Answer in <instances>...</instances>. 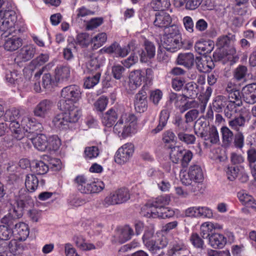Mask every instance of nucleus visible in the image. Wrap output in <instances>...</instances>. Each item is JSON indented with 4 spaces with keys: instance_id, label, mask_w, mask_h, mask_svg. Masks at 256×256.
<instances>
[{
    "instance_id": "dca6fc26",
    "label": "nucleus",
    "mask_w": 256,
    "mask_h": 256,
    "mask_svg": "<svg viewBox=\"0 0 256 256\" xmlns=\"http://www.w3.org/2000/svg\"><path fill=\"white\" fill-rule=\"evenodd\" d=\"M58 108L64 112L65 118L68 123H76L78 122L82 116V112L75 104L68 105V108H62V107Z\"/></svg>"
},
{
    "instance_id": "4468645a",
    "label": "nucleus",
    "mask_w": 256,
    "mask_h": 256,
    "mask_svg": "<svg viewBox=\"0 0 256 256\" xmlns=\"http://www.w3.org/2000/svg\"><path fill=\"white\" fill-rule=\"evenodd\" d=\"M152 73L150 69H146V72L138 70L132 71L129 75L128 84L132 90L136 89L142 84V81L144 80V74L150 76Z\"/></svg>"
},
{
    "instance_id": "a211bd4d",
    "label": "nucleus",
    "mask_w": 256,
    "mask_h": 256,
    "mask_svg": "<svg viewBox=\"0 0 256 256\" xmlns=\"http://www.w3.org/2000/svg\"><path fill=\"white\" fill-rule=\"evenodd\" d=\"M35 134V135H28V138L30 140L34 147L38 150L44 152L47 151L48 148V137L44 134Z\"/></svg>"
},
{
    "instance_id": "09e8293b",
    "label": "nucleus",
    "mask_w": 256,
    "mask_h": 256,
    "mask_svg": "<svg viewBox=\"0 0 256 256\" xmlns=\"http://www.w3.org/2000/svg\"><path fill=\"white\" fill-rule=\"evenodd\" d=\"M223 143L229 145L232 142L234 134L232 131L227 126H223L220 128Z\"/></svg>"
},
{
    "instance_id": "1a4fd4ad",
    "label": "nucleus",
    "mask_w": 256,
    "mask_h": 256,
    "mask_svg": "<svg viewBox=\"0 0 256 256\" xmlns=\"http://www.w3.org/2000/svg\"><path fill=\"white\" fill-rule=\"evenodd\" d=\"M135 42L132 41L126 46L122 47L117 42H114L108 46H105L100 50L102 54H113L114 56L124 58L132 50H134L136 48Z\"/></svg>"
},
{
    "instance_id": "338daca9",
    "label": "nucleus",
    "mask_w": 256,
    "mask_h": 256,
    "mask_svg": "<svg viewBox=\"0 0 256 256\" xmlns=\"http://www.w3.org/2000/svg\"><path fill=\"white\" fill-rule=\"evenodd\" d=\"M126 69L120 64H116L112 68V74L116 80H120L122 77V74Z\"/></svg>"
},
{
    "instance_id": "8fccbe9b",
    "label": "nucleus",
    "mask_w": 256,
    "mask_h": 256,
    "mask_svg": "<svg viewBox=\"0 0 256 256\" xmlns=\"http://www.w3.org/2000/svg\"><path fill=\"white\" fill-rule=\"evenodd\" d=\"M251 88H249L247 86L243 88L242 90V94L244 100L248 104H253L256 102V96H254V94L252 92Z\"/></svg>"
},
{
    "instance_id": "393cba45",
    "label": "nucleus",
    "mask_w": 256,
    "mask_h": 256,
    "mask_svg": "<svg viewBox=\"0 0 256 256\" xmlns=\"http://www.w3.org/2000/svg\"><path fill=\"white\" fill-rule=\"evenodd\" d=\"M214 46V42L211 40H200L194 46L196 50L200 54L210 53Z\"/></svg>"
},
{
    "instance_id": "5701e85b",
    "label": "nucleus",
    "mask_w": 256,
    "mask_h": 256,
    "mask_svg": "<svg viewBox=\"0 0 256 256\" xmlns=\"http://www.w3.org/2000/svg\"><path fill=\"white\" fill-rule=\"evenodd\" d=\"M170 198L169 196H161L157 198L152 204H146L143 209V212L146 211L144 214H146L148 210L152 209L153 208L159 209L160 208H166V206L169 204Z\"/></svg>"
},
{
    "instance_id": "a878e982",
    "label": "nucleus",
    "mask_w": 256,
    "mask_h": 256,
    "mask_svg": "<svg viewBox=\"0 0 256 256\" xmlns=\"http://www.w3.org/2000/svg\"><path fill=\"white\" fill-rule=\"evenodd\" d=\"M226 243V238L219 233L212 234L208 238L209 244L214 248H222Z\"/></svg>"
},
{
    "instance_id": "c756f323",
    "label": "nucleus",
    "mask_w": 256,
    "mask_h": 256,
    "mask_svg": "<svg viewBox=\"0 0 256 256\" xmlns=\"http://www.w3.org/2000/svg\"><path fill=\"white\" fill-rule=\"evenodd\" d=\"M74 240L76 246L83 251H89L98 248L97 246L86 241L82 236H76Z\"/></svg>"
},
{
    "instance_id": "423d86ee",
    "label": "nucleus",
    "mask_w": 256,
    "mask_h": 256,
    "mask_svg": "<svg viewBox=\"0 0 256 256\" xmlns=\"http://www.w3.org/2000/svg\"><path fill=\"white\" fill-rule=\"evenodd\" d=\"M82 97L80 88L75 84L64 88L61 91V98L58 102V107L68 108V105L75 104Z\"/></svg>"
},
{
    "instance_id": "9b49d317",
    "label": "nucleus",
    "mask_w": 256,
    "mask_h": 256,
    "mask_svg": "<svg viewBox=\"0 0 256 256\" xmlns=\"http://www.w3.org/2000/svg\"><path fill=\"white\" fill-rule=\"evenodd\" d=\"M130 198V194L128 189L120 188L109 194L104 200L103 204L105 206L120 204L126 202Z\"/></svg>"
},
{
    "instance_id": "b1692460",
    "label": "nucleus",
    "mask_w": 256,
    "mask_h": 256,
    "mask_svg": "<svg viewBox=\"0 0 256 256\" xmlns=\"http://www.w3.org/2000/svg\"><path fill=\"white\" fill-rule=\"evenodd\" d=\"M144 46L145 50H142L140 56V61L146 62L154 57L156 54V48L154 44L148 40L145 41Z\"/></svg>"
},
{
    "instance_id": "f704fd0d",
    "label": "nucleus",
    "mask_w": 256,
    "mask_h": 256,
    "mask_svg": "<svg viewBox=\"0 0 256 256\" xmlns=\"http://www.w3.org/2000/svg\"><path fill=\"white\" fill-rule=\"evenodd\" d=\"M38 180L34 174H28L25 178V186L26 190L30 192H34L38 188Z\"/></svg>"
},
{
    "instance_id": "f3484780",
    "label": "nucleus",
    "mask_w": 256,
    "mask_h": 256,
    "mask_svg": "<svg viewBox=\"0 0 256 256\" xmlns=\"http://www.w3.org/2000/svg\"><path fill=\"white\" fill-rule=\"evenodd\" d=\"M144 214L148 218H166L172 216L174 214V212L168 207L159 209L153 208L152 209L148 210L146 214Z\"/></svg>"
},
{
    "instance_id": "774afa93",
    "label": "nucleus",
    "mask_w": 256,
    "mask_h": 256,
    "mask_svg": "<svg viewBox=\"0 0 256 256\" xmlns=\"http://www.w3.org/2000/svg\"><path fill=\"white\" fill-rule=\"evenodd\" d=\"M64 248L66 256H80L70 243L65 244Z\"/></svg>"
},
{
    "instance_id": "bf43d9fd",
    "label": "nucleus",
    "mask_w": 256,
    "mask_h": 256,
    "mask_svg": "<svg viewBox=\"0 0 256 256\" xmlns=\"http://www.w3.org/2000/svg\"><path fill=\"white\" fill-rule=\"evenodd\" d=\"M134 234L132 229L128 226H126L122 229L120 236V242L122 243L125 242L129 240Z\"/></svg>"
},
{
    "instance_id": "f03ea898",
    "label": "nucleus",
    "mask_w": 256,
    "mask_h": 256,
    "mask_svg": "<svg viewBox=\"0 0 256 256\" xmlns=\"http://www.w3.org/2000/svg\"><path fill=\"white\" fill-rule=\"evenodd\" d=\"M119 137L125 138L136 134L138 130V118L130 114H122L113 128Z\"/></svg>"
},
{
    "instance_id": "4c0bfd02",
    "label": "nucleus",
    "mask_w": 256,
    "mask_h": 256,
    "mask_svg": "<svg viewBox=\"0 0 256 256\" xmlns=\"http://www.w3.org/2000/svg\"><path fill=\"white\" fill-rule=\"evenodd\" d=\"M62 144L61 140L56 135L48 137L47 151H56L59 149Z\"/></svg>"
},
{
    "instance_id": "603ef678",
    "label": "nucleus",
    "mask_w": 256,
    "mask_h": 256,
    "mask_svg": "<svg viewBox=\"0 0 256 256\" xmlns=\"http://www.w3.org/2000/svg\"><path fill=\"white\" fill-rule=\"evenodd\" d=\"M91 36L86 32L80 33L77 35L76 42L82 47H88L91 44Z\"/></svg>"
},
{
    "instance_id": "4d7b16f0",
    "label": "nucleus",
    "mask_w": 256,
    "mask_h": 256,
    "mask_svg": "<svg viewBox=\"0 0 256 256\" xmlns=\"http://www.w3.org/2000/svg\"><path fill=\"white\" fill-rule=\"evenodd\" d=\"M100 76V72H97L96 74L92 77H88L84 82V86L86 88H91L98 84Z\"/></svg>"
},
{
    "instance_id": "79ce46f5",
    "label": "nucleus",
    "mask_w": 256,
    "mask_h": 256,
    "mask_svg": "<svg viewBox=\"0 0 256 256\" xmlns=\"http://www.w3.org/2000/svg\"><path fill=\"white\" fill-rule=\"evenodd\" d=\"M32 168V170L38 174H44L48 170V166L41 160L34 161Z\"/></svg>"
},
{
    "instance_id": "20e7f679",
    "label": "nucleus",
    "mask_w": 256,
    "mask_h": 256,
    "mask_svg": "<svg viewBox=\"0 0 256 256\" xmlns=\"http://www.w3.org/2000/svg\"><path fill=\"white\" fill-rule=\"evenodd\" d=\"M182 46V36L179 28L172 26L160 39V46L171 52H174Z\"/></svg>"
},
{
    "instance_id": "2f4dec72",
    "label": "nucleus",
    "mask_w": 256,
    "mask_h": 256,
    "mask_svg": "<svg viewBox=\"0 0 256 256\" xmlns=\"http://www.w3.org/2000/svg\"><path fill=\"white\" fill-rule=\"evenodd\" d=\"M197 68L202 72H208L214 68V64L210 58H200L197 62Z\"/></svg>"
},
{
    "instance_id": "6e6d98bb",
    "label": "nucleus",
    "mask_w": 256,
    "mask_h": 256,
    "mask_svg": "<svg viewBox=\"0 0 256 256\" xmlns=\"http://www.w3.org/2000/svg\"><path fill=\"white\" fill-rule=\"evenodd\" d=\"M206 124L202 120H198L195 122L194 129L196 134L198 136L204 137L206 132Z\"/></svg>"
},
{
    "instance_id": "9d476101",
    "label": "nucleus",
    "mask_w": 256,
    "mask_h": 256,
    "mask_svg": "<svg viewBox=\"0 0 256 256\" xmlns=\"http://www.w3.org/2000/svg\"><path fill=\"white\" fill-rule=\"evenodd\" d=\"M228 99L226 106L224 110L226 116L230 118L236 114H242L241 111L243 107L240 92L231 93Z\"/></svg>"
},
{
    "instance_id": "c03bdc74",
    "label": "nucleus",
    "mask_w": 256,
    "mask_h": 256,
    "mask_svg": "<svg viewBox=\"0 0 256 256\" xmlns=\"http://www.w3.org/2000/svg\"><path fill=\"white\" fill-rule=\"evenodd\" d=\"M184 151V150L182 146H175L171 148L170 156L172 162L176 164L178 163L182 158Z\"/></svg>"
},
{
    "instance_id": "a19ab883",
    "label": "nucleus",
    "mask_w": 256,
    "mask_h": 256,
    "mask_svg": "<svg viewBox=\"0 0 256 256\" xmlns=\"http://www.w3.org/2000/svg\"><path fill=\"white\" fill-rule=\"evenodd\" d=\"M170 6V0H152L150 2V6L154 10L164 11Z\"/></svg>"
},
{
    "instance_id": "13d9d810",
    "label": "nucleus",
    "mask_w": 256,
    "mask_h": 256,
    "mask_svg": "<svg viewBox=\"0 0 256 256\" xmlns=\"http://www.w3.org/2000/svg\"><path fill=\"white\" fill-rule=\"evenodd\" d=\"M213 226L212 222H204L200 226L201 234L204 238H209L211 234H213Z\"/></svg>"
},
{
    "instance_id": "e433bc0d",
    "label": "nucleus",
    "mask_w": 256,
    "mask_h": 256,
    "mask_svg": "<svg viewBox=\"0 0 256 256\" xmlns=\"http://www.w3.org/2000/svg\"><path fill=\"white\" fill-rule=\"evenodd\" d=\"M104 62L102 60H98L96 56H92L86 63V68L89 72H94L95 71L100 72L99 69L100 66L103 65Z\"/></svg>"
},
{
    "instance_id": "aec40b11",
    "label": "nucleus",
    "mask_w": 256,
    "mask_h": 256,
    "mask_svg": "<svg viewBox=\"0 0 256 256\" xmlns=\"http://www.w3.org/2000/svg\"><path fill=\"white\" fill-rule=\"evenodd\" d=\"M172 22V18L170 14L164 11L156 12L154 21V26L158 28H166Z\"/></svg>"
},
{
    "instance_id": "c85d7f7f",
    "label": "nucleus",
    "mask_w": 256,
    "mask_h": 256,
    "mask_svg": "<svg viewBox=\"0 0 256 256\" xmlns=\"http://www.w3.org/2000/svg\"><path fill=\"white\" fill-rule=\"evenodd\" d=\"M14 232L20 240H25L29 235L28 226L22 222L15 224Z\"/></svg>"
},
{
    "instance_id": "ea45409f",
    "label": "nucleus",
    "mask_w": 256,
    "mask_h": 256,
    "mask_svg": "<svg viewBox=\"0 0 256 256\" xmlns=\"http://www.w3.org/2000/svg\"><path fill=\"white\" fill-rule=\"evenodd\" d=\"M202 138H204V140L210 141L212 144H216L220 142L218 132L215 126L210 128L208 134L207 136L206 133L205 136Z\"/></svg>"
},
{
    "instance_id": "4be33fe9",
    "label": "nucleus",
    "mask_w": 256,
    "mask_h": 256,
    "mask_svg": "<svg viewBox=\"0 0 256 256\" xmlns=\"http://www.w3.org/2000/svg\"><path fill=\"white\" fill-rule=\"evenodd\" d=\"M70 74V68L68 65H59L55 69L54 77L56 82H62L68 80Z\"/></svg>"
},
{
    "instance_id": "37998d69",
    "label": "nucleus",
    "mask_w": 256,
    "mask_h": 256,
    "mask_svg": "<svg viewBox=\"0 0 256 256\" xmlns=\"http://www.w3.org/2000/svg\"><path fill=\"white\" fill-rule=\"evenodd\" d=\"M169 116V112L166 110H162L160 116L159 124L156 128L152 130V132L157 133L162 130L166 125Z\"/></svg>"
},
{
    "instance_id": "bb28decb",
    "label": "nucleus",
    "mask_w": 256,
    "mask_h": 256,
    "mask_svg": "<svg viewBox=\"0 0 256 256\" xmlns=\"http://www.w3.org/2000/svg\"><path fill=\"white\" fill-rule=\"evenodd\" d=\"M186 96H182L179 97V100L176 102V108H178L181 112H184L190 108H197L198 103L196 100H187Z\"/></svg>"
},
{
    "instance_id": "f8f14e48",
    "label": "nucleus",
    "mask_w": 256,
    "mask_h": 256,
    "mask_svg": "<svg viewBox=\"0 0 256 256\" xmlns=\"http://www.w3.org/2000/svg\"><path fill=\"white\" fill-rule=\"evenodd\" d=\"M134 150V147L132 144L128 142L123 144L120 147L115 154V162L120 164H123L127 162L132 157Z\"/></svg>"
},
{
    "instance_id": "052dcab7",
    "label": "nucleus",
    "mask_w": 256,
    "mask_h": 256,
    "mask_svg": "<svg viewBox=\"0 0 256 256\" xmlns=\"http://www.w3.org/2000/svg\"><path fill=\"white\" fill-rule=\"evenodd\" d=\"M163 93L162 91L159 89L152 90L150 93V100L154 105H158L160 100L162 99Z\"/></svg>"
},
{
    "instance_id": "3c124183",
    "label": "nucleus",
    "mask_w": 256,
    "mask_h": 256,
    "mask_svg": "<svg viewBox=\"0 0 256 256\" xmlns=\"http://www.w3.org/2000/svg\"><path fill=\"white\" fill-rule=\"evenodd\" d=\"M52 123L56 128L60 129L66 128L68 124L64 112L56 116L52 120Z\"/></svg>"
},
{
    "instance_id": "7c9ffc66",
    "label": "nucleus",
    "mask_w": 256,
    "mask_h": 256,
    "mask_svg": "<svg viewBox=\"0 0 256 256\" xmlns=\"http://www.w3.org/2000/svg\"><path fill=\"white\" fill-rule=\"evenodd\" d=\"M237 196L239 200L243 205L252 209V206H254L256 202V200L252 196L248 194L245 190H241L238 192Z\"/></svg>"
},
{
    "instance_id": "39448f33",
    "label": "nucleus",
    "mask_w": 256,
    "mask_h": 256,
    "mask_svg": "<svg viewBox=\"0 0 256 256\" xmlns=\"http://www.w3.org/2000/svg\"><path fill=\"white\" fill-rule=\"evenodd\" d=\"M78 190L82 194H94L102 192L105 187L102 181L92 180L84 175H80L75 178Z\"/></svg>"
},
{
    "instance_id": "7ed1b4c3",
    "label": "nucleus",
    "mask_w": 256,
    "mask_h": 256,
    "mask_svg": "<svg viewBox=\"0 0 256 256\" xmlns=\"http://www.w3.org/2000/svg\"><path fill=\"white\" fill-rule=\"evenodd\" d=\"M0 30L3 32L2 37L20 33L15 12L12 10L0 11Z\"/></svg>"
},
{
    "instance_id": "de8ad7c7",
    "label": "nucleus",
    "mask_w": 256,
    "mask_h": 256,
    "mask_svg": "<svg viewBox=\"0 0 256 256\" xmlns=\"http://www.w3.org/2000/svg\"><path fill=\"white\" fill-rule=\"evenodd\" d=\"M100 154V150L96 146H88L84 150V156L87 160L96 158Z\"/></svg>"
},
{
    "instance_id": "5fc2aeb1",
    "label": "nucleus",
    "mask_w": 256,
    "mask_h": 256,
    "mask_svg": "<svg viewBox=\"0 0 256 256\" xmlns=\"http://www.w3.org/2000/svg\"><path fill=\"white\" fill-rule=\"evenodd\" d=\"M240 116L230 120L228 122V124L232 128L236 131L240 130V127L244 126L245 123V118L242 114Z\"/></svg>"
},
{
    "instance_id": "49530a36",
    "label": "nucleus",
    "mask_w": 256,
    "mask_h": 256,
    "mask_svg": "<svg viewBox=\"0 0 256 256\" xmlns=\"http://www.w3.org/2000/svg\"><path fill=\"white\" fill-rule=\"evenodd\" d=\"M19 214H18V210L16 208L10 210L8 213L5 215L2 219L1 222L6 224L8 227H10L12 223L13 220L15 218H18Z\"/></svg>"
},
{
    "instance_id": "6e6552de",
    "label": "nucleus",
    "mask_w": 256,
    "mask_h": 256,
    "mask_svg": "<svg viewBox=\"0 0 256 256\" xmlns=\"http://www.w3.org/2000/svg\"><path fill=\"white\" fill-rule=\"evenodd\" d=\"M20 130L22 132V138L28 135L34 136L37 132H41L43 129L40 123L36 122L35 118L30 116H22L20 118Z\"/></svg>"
},
{
    "instance_id": "58836bf2",
    "label": "nucleus",
    "mask_w": 256,
    "mask_h": 256,
    "mask_svg": "<svg viewBox=\"0 0 256 256\" xmlns=\"http://www.w3.org/2000/svg\"><path fill=\"white\" fill-rule=\"evenodd\" d=\"M91 44L94 49L101 47L106 41L107 36L105 32H101L91 38Z\"/></svg>"
},
{
    "instance_id": "a18cd8bd",
    "label": "nucleus",
    "mask_w": 256,
    "mask_h": 256,
    "mask_svg": "<svg viewBox=\"0 0 256 256\" xmlns=\"http://www.w3.org/2000/svg\"><path fill=\"white\" fill-rule=\"evenodd\" d=\"M196 88V84L192 82H188L183 89L184 94L182 96L192 98L197 94Z\"/></svg>"
},
{
    "instance_id": "e2e57ef3",
    "label": "nucleus",
    "mask_w": 256,
    "mask_h": 256,
    "mask_svg": "<svg viewBox=\"0 0 256 256\" xmlns=\"http://www.w3.org/2000/svg\"><path fill=\"white\" fill-rule=\"evenodd\" d=\"M12 231L8 226L0 225V240H7L12 236Z\"/></svg>"
},
{
    "instance_id": "c9c22d12",
    "label": "nucleus",
    "mask_w": 256,
    "mask_h": 256,
    "mask_svg": "<svg viewBox=\"0 0 256 256\" xmlns=\"http://www.w3.org/2000/svg\"><path fill=\"white\" fill-rule=\"evenodd\" d=\"M186 250V246L180 240H174L170 243L168 254L169 256H172L178 254L180 251Z\"/></svg>"
},
{
    "instance_id": "0eeeda50",
    "label": "nucleus",
    "mask_w": 256,
    "mask_h": 256,
    "mask_svg": "<svg viewBox=\"0 0 256 256\" xmlns=\"http://www.w3.org/2000/svg\"><path fill=\"white\" fill-rule=\"evenodd\" d=\"M20 111L18 110L12 108L6 110L4 118L5 121L10 122V129L12 134V136L16 140L22 138V132L18 129L20 120Z\"/></svg>"
},
{
    "instance_id": "0e129e2a",
    "label": "nucleus",
    "mask_w": 256,
    "mask_h": 256,
    "mask_svg": "<svg viewBox=\"0 0 256 256\" xmlns=\"http://www.w3.org/2000/svg\"><path fill=\"white\" fill-rule=\"evenodd\" d=\"M146 174L148 177H150L156 180L164 178V172L158 169L154 168H150L147 171Z\"/></svg>"
},
{
    "instance_id": "ddd939ff",
    "label": "nucleus",
    "mask_w": 256,
    "mask_h": 256,
    "mask_svg": "<svg viewBox=\"0 0 256 256\" xmlns=\"http://www.w3.org/2000/svg\"><path fill=\"white\" fill-rule=\"evenodd\" d=\"M54 103L48 100H43L39 102L34 109V115L38 118H46L52 113Z\"/></svg>"
},
{
    "instance_id": "680f3d73",
    "label": "nucleus",
    "mask_w": 256,
    "mask_h": 256,
    "mask_svg": "<svg viewBox=\"0 0 256 256\" xmlns=\"http://www.w3.org/2000/svg\"><path fill=\"white\" fill-rule=\"evenodd\" d=\"M20 78L21 74L16 70L8 72L6 74V80L10 84L17 83L18 84Z\"/></svg>"
},
{
    "instance_id": "6ab92c4d",
    "label": "nucleus",
    "mask_w": 256,
    "mask_h": 256,
    "mask_svg": "<svg viewBox=\"0 0 256 256\" xmlns=\"http://www.w3.org/2000/svg\"><path fill=\"white\" fill-rule=\"evenodd\" d=\"M17 34H12L7 37H4L6 39L4 48L5 50L10 52L15 51L22 45V40Z\"/></svg>"
},
{
    "instance_id": "864d4df0",
    "label": "nucleus",
    "mask_w": 256,
    "mask_h": 256,
    "mask_svg": "<svg viewBox=\"0 0 256 256\" xmlns=\"http://www.w3.org/2000/svg\"><path fill=\"white\" fill-rule=\"evenodd\" d=\"M108 98L104 96L100 97L94 104V108L96 112H102L105 110L108 104Z\"/></svg>"
},
{
    "instance_id": "72a5a7b5",
    "label": "nucleus",
    "mask_w": 256,
    "mask_h": 256,
    "mask_svg": "<svg viewBox=\"0 0 256 256\" xmlns=\"http://www.w3.org/2000/svg\"><path fill=\"white\" fill-rule=\"evenodd\" d=\"M177 62L180 65L190 68L194 64V56L190 52L180 54L177 58Z\"/></svg>"
},
{
    "instance_id": "cd10ccee",
    "label": "nucleus",
    "mask_w": 256,
    "mask_h": 256,
    "mask_svg": "<svg viewBox=\"0 0 256 256\" xmlns=\"http://www.w3.org/2000/svg\"><path fill=\"white\" fill-rule=\"evenodd\" d=\"M158 238H152V242L150 243L146 242V246L150 250L155 252L157 250L162 249L166 247L168 244V240L166 236H158Z\"/></svg>"
},
{
    "instance_id": "69168bd1",
    "label": "nucleus",
    "mask_w": 256,
    "mask_h": 256,
    "mask_svg": "<svg viewBox=\"0 0 256 256\" xmlns=\"http://www.w3.org/2000/svg\"><path fill=\"white\" fill-rule=\"evenodd\" d=\"M247 73V68L245 66H240L234 70V77L238 80L244 78Z\"/></svg>"
},
{
    "instance_id": "2eb2a0df",
    "label": "nucleus",
    "mask_w": 256,
    "mask_h": 256,
    "mask_svg": "<svg viewBox=\"0 0 256 256\" xmlns=\"http://www.w3.org/2000/svg\"><path fill=\"white\" fill-rule=\"evenodd\" d=\"M36 53V47L30 44L24 46L17 52L14 62L18 64L21 62H26L31 60Z\"/></svg>"
},
{
    "instance_id": "f257e3e1",
    "label": "nucleus",
    "mask_w": 256,
    "mask_h": 256,
    "mask_svg": "<svg viewBox=\"0 0 256 256\" xmlns=\"http://www.w3.org/2000/svg\"><path fill=\"white\" fill-rule=\"evenodd\" d=\"M181 182L186 186H190L189 190L198 195L202 192L204 175L200 166L197 164L191 166L188 170H181L180 174Z\"/></svg>"
},
{
    "instance_id": "412c9836",
    "label": "nucleus",
    "mask_w": 256,
    "mask_h": 256,
    "mask_svg": "<svg viewBox=\"0 0 256 256\" xmlns=\"http://www.w3.org/2000/svg\"><path fill=\"white\" fill-rule=\"evenodd\" d=\"M146 93L144 90H140L135 96L134 108L138 112L146 111L148 107Z\"/></svg>"
},
{
    "instance_id": "473e14b6",
    "label": "nucleus",
    "mask_w": 256,
    "mask_h": 256,
    "mask_svg": "<svg viewBox=\"0 0 256 256\" xmlns=\"http://www.w3.org/2000/svg\"><path fill=\"white\" fill-rule=\"evenodd\" d=\"M118 118L116 112L112 108L110 109L104 114L102 118V123L106 126H112Z\"/></svg>"
}]
</instances>
